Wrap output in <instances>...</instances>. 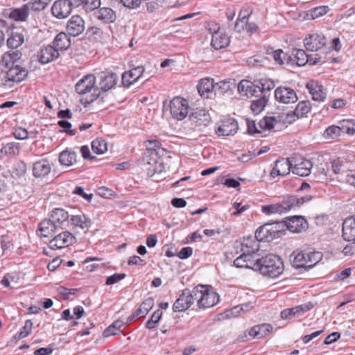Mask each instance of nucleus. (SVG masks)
<instances>
[{
  "instance_id": "1",
  "label": "nucleus",
  "mask_w": 355,
  "mask_h": 355,
  "mask_svg": "<svg viewBox=\"0 0 355 355\" xmlns=\"http://www.w3.org/2000/svg\"><path fill=\"white\" fill-rule=\"evenodd\" d=\"M99 78L100 87L96 85V77L93 74L85 76L76 85V91L81 96L80 103L85 106L98 100L102 91L107 92L112 89L118 80V76L113 73H103Z\"/></svg>"
},
{
  "instance_id": "2",
  "label": "nucleus",
  "mask_w": 355,
  "mask_h": 355,
  "mask_svg": "<svg viewBox=\"0 0 355 355\" xmlns=\"http://www.w3.org/2000/svg\"><path fill=\"white\" fill-rule=\"evenodd\" d=\"M190 306L195 302L200 309L213 307L219 302V295L210 285L198 284L192 290L186 288Z\"/></svg>"
},
{
  "instance_id": "3",
  "label": "nucleus",
  "mask_w": 355,
  "mask_h": 355,
  "mask_svg": "<svg viewBox=\"0 0 355 355\" xmlns=\"http://www.w3.org/2000/svg\"><path fill=\"white\" fill-rule=\"evenodd\" d=\"M311 196L300 197L297 196H288L281 202L261 206V211L266 215L274 214H283L291 209L299 207L305 202L312 200Z\"/></svg>"
},
{
  "instance_id": "4",
  "label": "nucleus",
  "mask_w": 355,
  "mask_h": 355,
  "mask_svg": "<svg viewBox=\"0 0 355 355\" xmlns=\"http://www.w3.org/2000/svg\"><path fill=\"white\" fill-rule=\"evenodd\" d=\"M284 263L280 257L269 254L259 259V265L255 266V270L270 278H276L284 271Z\"/></svg>"
},
{
  "instance_id": "5",
  "label": "nucleus",
  "mask_w": 355,
  "mask_h": 355,
  "mask_svg": "<svg viewBox=\"0 0 355 355\" xmlns=\"http://www.w3.org/2000/svg\"><path fill=\"white\" fill-rule=\"evenodd\" d=\"M318 252H293L289 257L292 266L296 269L304 268L306 270L313 267L321 259Z\"/></svg>"
},
{
  "instance_id": "6",
  "label": "nucleus",
  "mask_w": 355,
  "mask_h": 355,
  "mask_svg": "<svg viewBox=\"0 0 355 355\" xmlns=\"http://www.w3.org/2000/svg\"><path fill=\"white\" fill-rule=\"evenodd\" d=\"M307 112H280L277 117L264 116L259 122V125L261 129L270 130L273 129L278 123L291 124L295 121L296 119L302 118Z\"/></svg>"
},
{
  "instance_id": "7",
  "label": "nucleus",
  "mask_w": 355,
  "mask_h": 355,
  "mask_svg": "<svg viewBox=\"0 0 355 355\" xmlns=\"http://www.w3.org/2000/svg\"><path fill=\"white\" fill-rule=\"evenodd\" d=\"M286 224L284 221L268 223L260 227L255 232V238L259 240L270 241L285 234Z\"/></svg>"
},
{
  "instance_id": "8",
  "label": "nucleus",
  "mask_w": 355,
  "mask_h": 355,
  "mask_svg": "<svg viewBox=\"0 0 355 355\" xmlns=\"http://www.w3.org/2000/svg\"><path fill=\"white\" fill-rule=\"evenodd\" d=\"M139 164L142 170L149 177L153 176L155 173H161L164 169V166L158 156V153L154 151L145 153Z\"/></svg>"
},
{
  "instance_id": "9",
  "label": "nucleus",
  "mask_w": 355,
  "mask_h": 355,
  "mask_svg": "<svg viewBox=\"0 0 355 355\" xmlns=\"http://www.w3.org/2000/svg\"><path fill=\"white\" fill-rule=\"evenodd\" d=\"M28 75L26 69L21 67L18 64H9L7 69L3 72L0 71V77H1V85H6L9 82L19 83L25 79Z\"/></svg>"
},
{
  "instance_id": "10",
  "label": "nucleus",
  "mask_w": 355,
  "mask_h": 355,
  "mask_svg": "<svg viewBox=\"0 0 355 355\" xmlns=\"http://www.w3.org/2000/svg\"><path fill=\"white\" fill-rule=\"evenodd\" d=\"M76 240V237L70 232L65 230L55 236L49 241V246L51 249H60L72 245Z\"/></svg>"
},
{
  "instance_id": "11",
  "label": "nucleus",
  "mask_w": 355,
  "mask_h": 355,
  "mask_svg": "<svg viewBox=\"0 0 355 355\" xmlns=\"http://www.w3.org/2000/svg\"><path fill=\"white\" fill-rule=\"evenodd\" d=\"M238 129V123L234 119H225L220 122L216 133L219 137L232 136L237 132Z\"/></svg>"
},
{
  "instance_id": "12",
  "label": "nucleus",
  "mask_w": 355,
  "mask_h": 355,
  "mask_svg": "<svg viewBox=\"0 0 355 355\" xmlns=\"http://www.w3.org/2000/svg\"><path fill=\"white\" fill-rule=\"evenodd\" d=\"M284 223L286 224V230L293 233L304 232L309 227L307 220L301 216L288 217Z\"/></svg>"
},
{
  "instance_id": "13",
  "label": "nucleus",
  "mask_w": 355,
  "mask_h": 355,
  "mask_svg": "<svg viewBox=\"0 0 355 355\" xmlns=\"http://www.w3.org/2000/svg\"><path fill=\"white\" fill-rule=\"evenodd\" d=\"M73 7L68 0H56L52 7V15L58 19H64L72 12Z\"/></svg>"
},
{
  "instance_id": "14",
  "label": "nucleus",
  "mask_w": 355,
  "mask_h": 355,
  "mask_svg": "<svg viewBox=\"0 0 355 355\" xmlns=\"http://www.w3.org/2000/svg\"><path fill=\"white\" fill-rule=\"evenodd\" d=\"M66 28L68 35L77 37L85 29V20L79 15H73L67 21Z\"/></svg>"
},
{
  "instance_id": "15",
  "label": "nucleus",
  "mask_w": 355,
  "mask_h": 355,
  "mask_svg": "<svg viewBox=\"0 0 355 355\" xmlns=\"http://www.w3.org/2000/svg\"><path fill=\"white\" fill-rule=\"evenodd\" d=\"M275 99L285 104L293 103L297 101L295 92L289 87H279L275 91Z\"/></svg>"
},
{
  "instance_id": "16",
  "label": "nucleus",
  "mask_w": 355,
  "mask_h": 355,
  "mask_svg": "<svg viewBox=\"0 0 355 355\" xmlns=\"http://www.w3.org/2000/svg\"><path fill=\"white\" fill-rule=\"evenodd\" d=\"M50 219L60 230H63L67 229L69 223V214L64 209L55 208L51 211Z\"/></svg>"
},
{
  "instance_id": "17",
  "label": "nucleus",
  "mask_w": 355,
  "mask_h": 355,
  "mask_svg": "<svg viewBox=\"0 0 355 355\" xmlns=\"http://www.w3.org/2000/svg\"><path fill=\"white\" fill-rule=\"evenodd\" d=\"M213 35L211 44L215 49H220L226 47L230 43V37L225 33L220 32V26L218 24H212Z\"/></svg>"
},
{
  "instance_id": "18",
  "label": "nucleus",
  "mask_w": 355,
  "mask_h": 355,
  "mask_svg": "<svg viewBox=\"0 0 355 355\" xmlns=\"http://www.w3.org/2000/svg\"><path fill=\"white\" fill-rule=\"evenodd\" d=\"M284 59L288 64L304 66L308 63L309 55L302 49H293L290 55H284Z\"/></svg>"
},
{
  "instance_id": "19",
  "label": "nucleus",
  "mask_w": 355,
  "mask_h": 355,
  "mask_svg": "<svg viewBox=\"0 0 355 355\" xmlns=\"http://www.w3.org/2000/svg\"><path fill=\"white\" fill-rule=\"evenodd\" d=\"M327 43L326 37L319 33H313L304 40V46L308 51H317Z\"/></svg>"
},
{
  "instance_id": "20",
  "label": "nucleus",
  "mask_w": 355,
  "mask_h": 355,
  "mask_svg": "<svg viewBox=\"0 0 355 355\" xmlns=\"http://www.w3.org/2000/svg\"><path fill=\"white\" fill-rule=\"evenodd\" d=\"M293 160V169L292 172L297 175L304 177L308 176L311 173V168H313V164L309 159H300Z\"/></svg>"
},
{
  "instance_id": "21",
  "label": "nucleus",
  "mask_w": 355,
  "mask_h": 355,
  "mask_svg": "<svg viewBox=\"0 0 355 355\" xmlns=\"http://www.w3.org/2000/svg\"><path fill=\"white\" fill-rule=\"evenodd\" d=\"M59 231L60 229L57 227V225L50 218H48L44 219L39 223L37 234L42 237L49 238Z\"/></svg>"
},
{
  "instance_id": "22",
  "label": "nucleus",
  "mask_w": 355,
  "mask_h": 355,
  "mask_svg": "<svg viewBox=\"0 0 355 355\" xmlns=\"http://www.w3.org/2000/svg\"><path fill=\"white\" fill-rule=\"evenodd\" d=\"M59 56V51L51 45L42 48L37 54V58L42 64H47L52 62Z\"/></svg>"
},
{
  "instance_id": "23",
  "label": "nucleus",
  "mask_w": 355,
  "mask_h": 355,
  "mask_svg": "<svg viewBox=\"0 0 355 355\" xmlns=\"http://www.w3.org/2000/svg\"><path fill=\"white\" fill-rule=\"evenodd\" d=\"M51 171V166L47 159H42L33 165V175L36 178L47 176Z\"/></svg>"
},
{
  "instance_id": "24",
  "label": "nucleus",
  "mask_w": 355,
  "mask_h": 355,
  "mask_svg": "<svg viewBox=\"0 0 355 355\" xmlns=\"http://www.w3.org/2000/svg\"><path fill=\"white\" fill-rule=\"evenodd\" d=\"M197 87L199 95L202 98H210L214 94V83L212 78L201 79Z\"/></svg>"
},
{
  "instance_id": "25",
  "label": "nucleus",
  "mask_w": 355,
  "mask_h": 355,
  "mask_svg": "<svg viewBox=\"0 0 355 355\" xmlns=\"http://www.w3.org/2000/svg\"><path fill=\"white\" fill-rule=\"evenodd\" d=\"M343 237L347 241H355V216L347 218L343 223Z\"/></svg>"
},
{
  "instance_id": "26",
  "label": "nucleus",
  "mask_w": 355,
  "mask_h": 355,
  "mask_svg": "<svg viewBox=\"0 0 355 355\" xmlns=\"http://www.w3.org/2000/svg\"><path fill=\"white\" fill-rule=\"evenodd\" d=\"M168 107L170 111H184L188 110H198V107H195V104L192 103L191 105L188 100L180 97L175 96L170 101Z\"/></svg>"
},
{
  "instance_id": "27",
  "label": "nucleus",
  "mask_w": 355,
  "mask_h": 355,
  "mask_svg": "<svg viewBox=\"0 0 355 355\" xmlns=\"http://www.w3.org/2000/svg\"><path fill=\"white\" fill-rule=\"evenodd\" d=\"M95 16L98 19L106 24L113 23L116 19V12L108 7L99 8L95 12Z\"/></svg>"
},
{
  "instance_id": "28",
  "label": "nucleus",
  "mask_w": 355,
  "mask_h": 355,
  "mask_svg": "<svg viewBox=\"0 0 355 355\" xmlns=\"http://www.w3.org/2000/svg\"><path fill=\"white\" fill-rule=\"evenodd\" d=\"M144 71V67L139 66L128 72L124 73L122 76V81L123 85L129 86L135 83L142 76Z\"/></svg>"
},
{
  "instance_id": "29",
  "label": "nucleus",
  "mask_w": 355,
  "mask_h": 355,
  "mask_svg": "<svg viewBox=\"0 0 355 355\" xmlns=\"http://www.w3.org/2000/svg\"><path fill=\"white\" fill-rule=\"evenodd\" d=\"M21 55L19 51H12L5 53L0 60V71L3 72L9 67V64H15Z\"/></svg>"
},
{
  "instance_id": "30",
  "label": "nucleus",
  "mask_w": 355,
  "mask_h": 355,
  "mask_svg": "<svg viewBox=\"0 0 355 355\" xmlns=\"http://www.w3.org/2000/svg\"><path fill=\"white\" fill-rule=\"evenodd\" d=\"M306 87L313 101H322L325 98L326 93L324 92L323 87L318 83L311 81L306 83Z\"/></svg>"
},
{
  "instance_id": "31",
  "label": "nucleus",
  "mask_w": 355,
  "mask_h": 355,
  "mask_svg": "<svg viewBox=\"0 0 355 355\" xmlns=\"http://www.w3.org/2000/svg\"><path fill=\"white\" fill-rule=\"evenodd\" d=\"M260 240L256 238H248L244 239L243 241L240 243L241 245V251L243 254H249V253L257 254L259 250V241Z\"/></svg>"
},
{
  "instance_id": "32",
  "label": "nucleus",
  "mask_w": 355,
  "mask_h": 355,
  "mask_svg": "<svg viewBox=\"0 0 355 355\" xmlns=\"http://www.w3.org/2000/svg\"><path fill=\"white\" fill-rule=\"evenodd\" d=\"M272 330V327L270 324L263 323L250 328L248 334L251 338H261L267 336Z\"/></svg>"
},
{
  "instance_id": "33",
  "label": "nucleus",
  "mask_w": 355,
  "mask_h": 355,
  "mask_svg": "<svg viewBox=\"0 0 355 355\" xmlns=\"http://www.w3.org/2000/svg\"><path fill=\"white\" fill-rule=\"evenodd\" d=\"M77 162V153L71 149L67 148L59 155V162L62 166H71Z\"/></svg>"
},
{
  "instance_id": "34",
  "label": "nucleus",
  "mask_w": 355,
  "mask_h": 355,
  "mask_svg": "<svg viewBox=\"0 0 355 355\" xmlns=\"http://www.w3.org/2000/svg\"><path fill=\"white\" fill-rule=\"evenodd\" d=\"M189 119L197 127H206L210 123L211 117L209 112H191Z\"/></svg>"
},
{
  "instance_id": "35",
  "label": "nucleus",
  "mask_w": 355,
  "mask_h": 355,
  "mask_svg": "<svg viewBox=\"0 0 355 355\" xmlns=\"http://www.w3.org/2000/svg\"><path fill=\"white\" fill-rule=\"evenodd\" d=\"M190 306L188 299L187 290L184 289L173 305L174 312H182L187 310Z\"/></svg>"
},
{
  "instance_id": "36",
  "label": "nucleus",
  "mask_w": 355,
  "mask_h": 355,
  "mask_svg": "<svg viewBox=\"0 0 355 355\" xmlns=\"http://www.w3.org/2000/svg\"><path fill=\"white\" fill-rule=\"evenodd\" d=\"M71 46V40L67 33H58L53 40V46L59 51L67 49Z\"/></svg>"
},
{
  "instance_id": "37",
  "label": "nucleus",
  "mask_w": 355,
  "mask_h": 355,
  "mask_svg": "<svg viewBox=\"0 0 355 355\" xmlns=\"http://www.w3.org/2000/svg\"><path fill=\"white\" fill-rule=\"evenodd\" d=\"M69 222L73 226L83 230L89 227L92 224L91 220L84 214L71 216Z\"/></svg>"
},
{
  "instance_id": "38",
  "label": "nucleus",
  "mask_w": 355,
  "mask_h": 355,
  "mask_svg": "<svg viewBox=\"0 0 355 355\" xmlns=\"http://www.w3.org/2000/svg\"><path fill=\"white\" fill-rule=\"evenodd\" d=\"M275 164L277 168H278V172L281 173V176L286 175L291 171H292L293 160L290 158L277 159Z\"/></svg>"
},
{
  "instance_id": "39",
  "label": "nucleus",
  "mask_w": 355,
  "mask_h": 355,
  "mask_svg": "<svg viewBox=\"0 0 355 355\" xmlns=\"http://www.w3.org/2000/svg\"><path fill=\"white\" fill-rule=\"evenodd\" d=\"M29 13L28 5H24L19 8H17L10 12V17L15 21H25Z\"/></svg>"
},
{
  "instance_id": "40",
  "label": "nucleus",
  "mask_w": 355,
  "mask_h": 355,
  "mask_svg": "<svg viewBox=\"0 0 355 355\" xmlns=\"http://www.w3.org/2000/svg\"><path fill=\"white\" fill-rule=\"evenodd\" d=\"M24 42V35L17 32H13L7 40V45L10 49H17Z\"/></svg>"
},
{
  "instance_id": "41",
  "label": "nucleus",
  "mask_w": 355,
  "mask_h": 355,
  "mask_svg": "<svg viewBox=\"0 0 355 355\" xmlns=\"http://www.w3.org/2000/svg\"><path fill=\"white\" fill-rule=\"evenodd\" d=\"M342 132V128L340 126L330 125L326 128L322 136L327 140H334L338 139Z\"/></svg>"
},
{
  "instance_id": "42",
  "label": "nucleus",
  "mask_w": 355,
  "mask_h": 355,
  "mask_svg": "<svg viewBox=\"0 0 355 355\" xmlns=\"http://www.w3.org/2000/svg\"><path fill=\"white\" fill-rule=\"evenodd\" d=\"M92 149L96 154H103L107 150V142L102 138H97L92 142Z\"/></svg>"
},
{
  "instance_id": "43",
  "label": "nucleus",
  "mask_w": 355,
  "mask_h": 355,
  "mask_svg": "<svg viewBox=\"0 0 355 355\" xmlns=\"http://www.w3.org/2000/svg\"><path fill=\"white\" fill-rule=\"evenodd\" d=\"M125 323L123 322L121 320H116L114 321L111 325H110L108 327H107L103 333V336L104 337H108L110 336H114L117 334V331H121V328L125 324Z\"/></svg>"
},
{
  "instance_id": "44",
  "label": "nucleus",
  "mask_w": 355,
  "mask_h": 355,
  "mask_svg": "<svg viewBox=\"0 0 355 355\" xmlns=\"http://www.w3.org/2000/svg\"><path fill=\"white\" fill-rule=\"evenodd\" d=\"M243 11H241L239 17L235 23L234 29L236 32H241L244 28H246L247 21L250 17V14L242 15Z\"/></svg>"
},
{
  "instance_id": "45",
  "label": "nucleus",
  "mask_w": 355,
  "mask_h": 355,
  "mask_svg": "<svg viewBox=\"0 0 355 355\" xmlns=\"http://www.w3.org/2000/svg\"><path fill=\"white\" fill-rule=\"evenodd\" d=\"M342 131L348 135L355 134V119L343 120L341 123Z\"/></svg>"
},
{
  "instance_id": "46",
  "label": "nucleus",
  "mask_w": 355,
  "mask_h": 355,
  "mask_svg": "<svg viewBox=\"0 0 355 355\" xmlns=\"http://www.w3.org/2000/svg\"><path fill=\"white\" fill-rule=\"evenodd\" d=\"M329 10V8L328 6H318L313 9H311L309 10V13L308 15L311 17L312 19H315L316 18L320 17L325 14L327 13V12Z\"/></svg>"
},
{
  "instance_id": "47",
  "label": "nucleus",
  "mask_w": 355,
  "mask_h": 355,
  "mask_svg": "<svg viewBox=\"0 0 355 355\" xmlns=\"http://www.w3.org/2000/svg\"><path fill=\"white\" fill-rule=\"evenodd\" d=\"M162 311L160 309L156 310L153 313L150 318L146 322V327L148 329H155V324L159 321V320L162 318Z\"/></svg>"
},
{
  "instance_id": "48",
  "label": "nucleus",
  "mask_w": 355,
  "mask_h": 355,
  "mask_svg": "<svg viewBox=\"0 0 355 355\" xmlns=\"http://www.w3.org/2000/svg\"><path fill=\"white\" fill-rule=\"evenodd\" d=\"M268 102V99L266 96H263L262 97L254 100L252 102L250 108L252 111H263L265 108Z\"/></svg>"
},
{
  "instance_id": "49",
  "label": "nucleus",
  "mask_w": 355,
  "mask_h": 355,
  "mask_svg": "<svg viewBox=\"0 0 355 355\" xmlns=\"http://www.w3.org/2000/svg\"><path fill=\"white\" fill-rule=\"evenodd\" d=\"M0 152L6 155H16L19 153V144L14 142L8 143L1 149Z\"/></svg>"
},
{
  "instance_id": "50",
  "label": "nucleus",
  "mask_w": 355,
  "mask_h": 355,
  "mask_svg": "<svg viewBox=\"0 0 355 355\" xmlns=\"http://www.w3.org/2000/svg\"><path fill=\"white\" fill-rule=\"evenodd\" d=\"M313 308V304L311 302H308L299 306L293 307L296 317L302 315L304 313L307 312Z\"/></svg>"
},
{
  "instance_id": "51",
  "label": "nucleus",
  "mask_w": 355,
  "mask_h": 355,
  "mask_svg": "<svg viewBox=\"0 0 355 355\" xmlns=\"http://www.w3.org/2000/svg\"><path fill=\"white\" fill-rule=\"evenodd\" d=\"M246 258L245 259L246 260L245 263L247 265L249 266L250 269H252L255 270V266L259 265V259L257 258L258 254H252L249 253V254H246Z\"/></svg>"
},
{
  "instance_id": "52",
  "label": "nucleus",
  "mask_w": 355,
  "mask_h": 355,
  "mask_svg": "<svg viewBox=\"0 0 355 355\" xmlns=\"http://www.w3.org/2000/svg\"><path fill=\"white\" fill-rule=\"evenodd\" d=\"M231 85L230 81H220L214 84V94L216 92L225 93L226 92L231 89Z\"/></svg>"
},
{
  "instance_id": "53",
  "label": "nucleus",
  "mask_w": 355,
  "mask_h": 355,
  "mask_svg": "<svg viewBox=\"0 0 355 355\" xmlns=\"http://www.w3.org/2000/svg\"><path fill=\"white\" fill-rule=\"evenodd\" d=\"M101 3V0H85L83 7L87 12H92L98 9Z\"/></svg>"
},
{
  "instance_id": "54",
  "label": "nucleus",
  "mask_w": 355,
  "mask_h": 355,
  "mask_svg": "<svg viewBox=\"0 0 355 355\" xmlns=\"http://www.w3.org/2000/svg\"><path fill=\"white\" fill-rule=\"evenodd\" d=\"M51 0H34L31 3L32 10L34 11H42L49 4Z\"/></svg>"
},
{
  "instance_id": "55",
  "label": "nucleus",
  "mask_w": 355,
  "mask_h": 355,
  "mask_svg": "<svg viewBox=\"0 0 355 355\" xmlns=\"http://www.w3.org/2000/svg\"><path fill=\"white\" fill-rule=\"evenodd\" d=\"M246 121H247V132L250 135L260 133V132H261V130H264L263 129H261L260 128V126H259V128H258L254 121L250 120L248 119H247ZM258 125H259L258 124Z\"/></svg>"
},
{
  "instance_id": "56",
  "label": "nucleus",
  "mask_w": 355,
  "mask_h": 355,
  "mask_svg": "<svg viewBox=\"0 0 355 355\" xmlns=\"http://www.w3.org/2000/svg\"><path fill=\"white\" fill-rule=\"evenodd\" d=\"M147 315L146 313L139 306L135 311H134L128 318L125 324H129L133 322L137 318H144Z\"/></svg>"
},
{
  "instance_id": "57",
  "label": "nucleus",
  "mask_w": 355,
  "mask_h": 355,
  "mask_svg": "<svg viewBox=\"0 0 355 355\" xmlns=\"http://www.w3.org/2000/svg\"><path fill=\"white\" fill-rule=\"evenodd\" d=\"M15 174L17 177L20 178L24 176L27 171V165L23 162L20 161L15 164Z\"/></svg>"
},
{
  "instance_id": "58",
  "label": "nucleus",
  "mask_w": 355,
  "mask_h": 355,
  "mask_svg": "<svg viewBox=\"0 0 355 355\" xmlns=\"http://www.w3.org/2000/svg\"><path fill=\"white\" fill-rule=\"evenodd\" d=\"M125 277L126 275L125 273H114V275L107 277L105 284L107 285H113L123 279Z\"/></svg>"
},
{
  "instance_id": "59",
  "label": "nucleus",
  "mask_w": 355,
  "mask_h": 355,
  "mask_svg": "<svg viewBox=\"0 0 355 355\" xmlns=\"http://www.w3.org/2000/svg\"><path fill=\"white\" fill-rule=\"evenodd\" d=\"M58 125L63 128L64 132L69 135H75L76 134V130L71 129V123L67 120H60L58 122Z\"/></svg>"
},
{
  "instance_id": "60",
  "label": "nucleus",
  "mask_w": 355,
  "mask_h": 355,
  "mask_svg": "<svg viewBox=\"0 0 355 355\" xmlns=\"http://www.w3.org/2000/svg\"><path fill=\"white\" fill-rule=\"evenodd\" d=\"M252 307L253 306L250 303L244 304H241V305L236 306L233 307L230 310V312L232 315L236 316V314H239L241 311H244V312L248 311L250 309H251Z\"/></svg>"
},
{
  "instance_id": "61",
  "label": "nucleus",
  "mask_w": 355,
  "mask_h": 355,
  "mask_svg": "<svg viewBox=\"0 0 355 355\" xmlns=\"http://www.w3.org/2000/svg\"><path fill=\"white\" fill-rule=\"evenodd\" d=\"M78 291L77 288H67L65 287H60L59 293L62 296V299L67 300L69 299V295H75Z\"/></svg>"
},
{
  "instance_id": "62",
  "label": "nucleus",
  "mask_w": 355,
  "mask_h": 355,
  "mask_svg": "<svg viewBox=\"0 0 355 355\" xmlns=\"http://www.w3.org/2000/svg\"><path fill=\"white\" fill-rule=\"evenodd\" d=\"M272 57L274 60L278 63L279 64H282L284 63V55L283 51L281 49L277 50H271Z\"/></svg>"
},
{
  "instance_id": "63",
  "label": "nucleus",
  "mask_w": 355,
  "mask_h": 355,
  "mask_svg": "<svg viewBox=\"0 0 355 355\" xmlns=\"http://www.w3.org/2000/svg\"><path fill=\"white\" fill-rule=\"evenodd\" d=\"M259 85L260 86L261 93H263L265 91H270L275 87L273 82L263 79L259 81Z\"/></svg>"
},
{
  "instance_id": "64",
  "label": "nucleus",
  "mask_w": 355,
  "mask_h": 355,
  "mask_svg": "<svg viewBox=\"0 0 355 355\" xmlns=\"http://www.w3.org/2000/svg\"><path fill=\"white\" fill-rule=\"evenodd\" d=\"M154 306V300L153 297H148L146 298L140 305V307L147 314L148 312L152 309V308Z\"/></svg>"
}]
</instances>
